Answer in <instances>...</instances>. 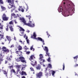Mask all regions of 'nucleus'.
Returning <instances> with one entry per match:
<instances>
[{"mask_svg": "<svg viewBox=\"0 0 78 78\" xmlns=\"http://www.w3.org/2000/svg\"><path fill=\"white\" fill-rule=\"evenodd\" d=\"M26 17H28L29 19V23H26V21L25 20V19L24 18H21L20 17V20H21L22 22H23L24 24V25H27V26H28V27H31L33 28V27H34V23H32V21L31 20V19L30 18H31V16L29 15L28 16H26Z\"/></svg>", "mask_w": 78, "mask_h": 78, "instance_id": "1", "label": "nucleus"}, {"mask_svg": "<svg viewBox=\"0 0 78 78\" xmlns=\"http://www.w3.org/2000/svg\"><path fill=\"white\" fill-rule=\"evenodd\" d=\"M62 14L64 17H67L69 16H72V15H71L70 13V12H67L66 11H63L62 13Z\"/></svg>", "mask_w": 78, "mask_h": 78, "instance_id": "2", "label": "nucleus"}, {"mask_svg": "<svg viewBox=\"0 0 78 78\" xmlns=\"http://www.w3.org/2000/svg\"><path fill=\"white\" fill-rule=\"evenodd\" d=\"M8 8L9 9L11 8L12 9L11 10V12H12V11H13L14 10H15V8H16V7L14 5H13V4H9V5L8 7Z\"/></svg>", "mask_w": 78, "mask_h": 78, "instance_id": "3", "label": "nucleus"}, {"mask_svg": "<svg viewBox=\"0 0 78 78\" xmlns=\"http://www.w3.org/2000/svg\"><path fill=\"white\" fill-rule=\"evenodd\" d=\"M40 56V58L39 60V61L40 62V64H41V62H45V60L43 59V58H44V56L42 54H41L39 55Z\"/></svg>", "mask_w": 78, "mask_h": 78, "instance_id": "4", "label": "nucleus"}, {"mask_svg": "<svg viewBox=\"0 0 78 78\" xmlns=\"http://www.w3.org/2000/svg\"><path fill=\"white\" fill-rule=\"evenodd\" d=\"M16 67L17 70L18 72H19L20 71V68L22 67L21 70H23V69H24V66L23 65H22V66H19V65H16Z\"/></svg>", "mask_w": 78, "mask_h": 78, "instance_id": "5", "label": "nucleus"}, {"mask_svg": "<svg viewBox=\"0 0 78 78\" xmlns=\"http://www.w3.org/2000/svg\"><path fill=\"white\" fill-rule=\"evenodd\" d=\"M20 35L21 36H23V31H24L25 30H24L21 27H20Z\"/></svg>", "mask_w": 78, "mask_h": 78, "instance_id": "6", "label": "nucleus"}, {"mask_svg": "<svg viewBox=\"0 0 78 78\" xmlns=\"http://www.w3.org/2000/svg\"><path fill=\"white\" fill-rule=\"evenodd\" d=\"M35 57L34 56V55H32L30 56V60L31 61V62H35V63H36V62L33 60V59H35Z\"/></svg>", "mask_w": 78, "mask_h": 78, "instance_id": "7", "label": "nucleus"}, {"mask_svg": "<svg viewBox=\"0 0 78 78\" xmlns=\"http://www.w3.org/2000/svg\"><path fill=\"white\" fill-rule=\"evenodd\" d=\"M44 50L46 51V54L47 55H48V56H49V55H50V53H48V48L46 46L44 47Z\"/></svg>", "mask_w": 78, "mask_h": 78, "instance_id": "8", "label": "nucleus"}, {"mask_svg": "<svg viewBox=\"0 0 78 78\" xmlns=\"http://www.w3.org/2000/svg\"><path fill=\"white\" fill-rule=\"evenodd\" d=\"M2 19L3 20H5V21H6L8 20V18L6 17V15L5 14H3V15Z\"/></svg>", "mask_w": 78, "mask_h": 78, "instance_id": "9", "label": "nucleus"}, {"mask_svg": "<svg viewBox=\"0 0 78 78\" xmlns=\"http://www.w3.org/2000/svg\"><path fill=\"white\" fill-rule=\"evenodd\" d=\"M20 61H21V62L26 63V61L25 60V58H24L23 57H20Z\"/></svg>", "mask_w": 78, "mask_h": 78, "instance_id": "10", "label": "nucleus"}, {"mask_svg": "<svg viewBox=\"0 0 78 78\" xmlns=\"http://www.w3.org/2000/svg\"><path fill=\"white\" fill-rule=\"evenodd\" d=\"M2 50H3V51H4L5 52H9V50H8V49H7L6 48V47H5L4 46L3 47Z\"/></svg>", "mask_w": 78, "mask_h": 78, "instance_id": "11", "label": "nucleus"}, {"mask_svg": "<svg viewBox=\"0 0 78 78\" xmlns=\"http://www.w3.org/2000/svg\"><path fill=\"white\" fill-rule=\"evenodd\" d=\"M42 75V72H40L39 73L36 74L37 78H41Z\"/></svg>", "mask_w": 78, "mask_h": 78, "instance_id": "12", "label": "nucleus"}, {"mask_svg": "<svg viewBox=\"0 0 78 78\" xmlns=\"http://www.w3.org/2000/svg\"><path fill=\"white\" fill-rule=\"evenodd\" d=\"M18 11H21V12H24V9H23V8H22V6H19V8L18 9Z\"/></svg>", "mask_w": 78, "mask_h": 78, "instance_id": "13", "label": "nucleus"}, {"mask_svg": "<svg viewBox=\"0 0 78 78\" xmlns=\"http://www.w3.org/2000/svg\"><path fill=\"white\" fill-rule=\"evenodd\" d=\"M36 33L34 32L33 36H31V38H33L34 39H37L36 38Z\"/></svg>", "mask_w": 78, "mask_h": 78, "instance_id": "14", "label": "nucleus"}, {"mask_svg": "<svg viewBox=\"0 0 78 78\" xmlns=\"http://www.w3.org/2000/svg\"><path fill=\"white\" fill-rule=\"evenodd\" d=\"M7 2L10 4H14V0H7V1H6V2Z\"/></svg>", "mask_w": 78, "mask_h": 78, "instance_id": "15", "label": "nucleus"}, {"mask_svg": "<svg viewBox=\"0 0 78 78\" xmlns=\"http://www.w3.org/2000/svg\"><path fill=\"white\" fill-rule=\"evenodd\" d=\"M37 38H38V39L39 41H41V42H43V45H45V43H44V40L42 39L41 37H38Z\"/></svg>", "mask_w": 78, "mask_h": 78, "instance_id": "16", "label": "nucleus"}, {"mask_svg": "<svg viewBox=\"0 0 78 78\" xmlns=\"http://www.w3.org/2000/svg\"><path fill=\"white\" fill-rule=\"evenodd\" d=\"M16 53L17 54V56H21V55L22 54V52L20 51H16Z\"/></svg>", "mask_w": 78, "mask_h": 78, "instance_id": "17", "label": "nucleus"}, {"mask_svg": "<svg viewBox=\"0 0 78 78\" xmlns=\"http://www.w3.org/2000/svg\"><path fill=\"white\" fill-rule=\"evenodd\" d=\"M6 38L7 39L8 41H9V44L10 41H11V37L10 36L9 37L8 36H6Z\"/></svg>", "mask_w": 78, "mask_h": 78, "instance_id": "18", "label": "nucleus"}, {"mask_svg": "<svg viewBox=\"0 0 78 78\" xmlns=\"http://www.w3.org/2000/svg\"><path fill=\"white\" fill-rule=\"evenodd\" d=\"M11 16H14V18H17V17H19V15L17 14V15H16L15 14L12 13L11 14Z\"/></svg>", "mask_w": 78, "mask_h": 78, "instance_id": "19", "label": "nucleus"}, {"mask_svg": "<svg viewBox=\"0 0 78 78\" xmlns=\"http://www.w3.org/2000/svg\"><path fill=\"white\" fill-rule=\"evenodd\" d=\"M9 28L11 31H14V30H13V28H12V26H13L11 24H9Z\"/></svg>", "mask_w": 78, "mask_h": 78, "instance_id": "20", "label": "nucleus"}, {"mask_svg": "<svg viewBox=\"0 0 78 78\" xmlns=\"http://www.w3.org/2000/svg\"><path fill=\"white\" fill-rule=\"evenodd\" d=\"M58 11L59 12H62V7H59L58 9Z\"/></svg>", "mask_w": 78, "mask_h": 78, "instance_id": "21", "label": "nucleus"}, {"mask_svg": "<svg viewBox=\"0 0 78 78\" xmlns=\"http://www.w3.org/2000/svg\"><path fill=\"white\" fill-rule=\"evenodd\" d=\"M48 67L46 69V70H47V69L48 68V67H49V68H50L51 69L52 68V67L51 66V65L50 64H48Z\"/></svg>", "mask_w": 78, "mask_h": 78, "instance_id": "22", "label": "nucleus"}, {"mask_svg": "<svg viewBox=\"0 0 78 78\" xmlns=\"http://www.w3.org/2000/svg\"><path fill=\"white\" fill-rule=\"evenodd\" d=\"M41 68V67L40 65H39L38 66L36 67V69H37V70H40Z\"/></svg>", "mask_w": 78, "mask_h": 78, "instance_id": "23", "label": "nucleus"}, {"mask_svg": "<svg viewBox=\"0 0 78 78\" xmlns=\"http://www.w3.org/2000/svg\"><path fill=\"white\" fill-rule=\"evenodd\" d=\"M3 25L2 23H0V29L1 30H3Z\"/></svg>", "mask_w": 78, "mask_h": 78, "instance_id": "24", "label": "nucleus"}, {"mask_svg": "<svg viewBox=\"0 0 78 78\" xmlns=\"http://www.w3.org/2000/svg\"><path fill=\"white\" fill-rule=\"evenodd\" d=\"M10 72H11V73H12V72H13L15 74L16 73V72L15 71V70L13 69H12L10 70Z\"/></svg>", "mask_w": 78, "mask_h": 78, "instance_id": "25", "label": "nucleus"}, {"mask_svg": "<svg viewBox=\"0 0 78 78\" xmlns=\"http://www.w3.org/2000/svg\"><path fill=\"white\" fill-rule=\"evenodd\" d=\"M13 67H14V66L13 65L10 66H9V68L10 70H12V69H13Z\"/></svg>", "mask_w": 78, "mask_h": 78, "instance_id": "26", "label": "nucleus"}, {"mask_svg": "<svg viewBox=\"0 0 78 78\" xmlns=\"http://www.w3.org/2000/svg\"><path fill=\"white\" fill-rule=\"evenodd\" d=\"M21 75H27V74H26V73L25 72H24L23 71H22L21 73Z\"/></svg>", "mask_w": 78, "mask_h": 78, "instance_id": "27", "label": "nucleus"}, {"mask_svg": "<svg viewBox=\"0 0 78 78\" xmlns=\"http://www.w3.org/2000/svg\"><path fill=\"white\" fill-rule=\"evenodd\" d=\"M4 36V35H2L1 34H0V37H1V38H0V40L1 41L3 38V37Z\"/></svg>", "mask_w": 78, "mask_h": 78, "instance_id": "28", "label": "nucleus"}, {"mask_svg": "<svg viewBox=\"0 0 78 78\" xmlns=\"http://www.w3.org/2000/svg\"><path fill=\"white\" fill-rule=\"evenodd\" d=\"M18 48L19 50H21L22 49V47H21L20 45L18 46Z\"/></svg>", "mask_w": 78, "mask_h": 78, "instance_id": "29", "label": "nucleus"}, {"mask_svg": "<svg viewBox=\"0 0 78 78\" xmlns=\"http://www.w3.org/2000/svg\"><path fill=\"white\" fill-rule=\"evenodd\" d=\"M63 1H65L64 2H63V6H66V3L67 1V0H63Z\"/></svg>", "mask_w": 78, "mask_h": 78, "instance_id": "30", "label": "nucleus"}, {"mask_svg": "<svg viewBox=\"0 0 78 78\" xmlns=\"http://www.w3.org/2000/svg\"><path fill=\"white\" fill-rule=\"evenodd\" d=\"M16 61L19 62V61H20V58H16Z\"/></svg>", "mask_w": 78, "mask_h": 78, "instance_id": "31", "label": "nucleus"}, {"mask_svg": "<svg viewBox=\"0 0 78 78\" xmlns=\"http://www.w3.org/2000/svg\"><path fill=\"white\" fill-rule=\"evenodd\" d=\"M1 8H2V9L3 11H4L6 9L5 8V7H3V6H1Z\"/></svg>", "mask_w": 78, "mask_h": 78, "instance_id": "32", "label": "nucleus"}, {"mask_svg": "<svg viewBox=\"0 0 78 78\" xmlns=\"http://www.w3.org/2000/svg\"><path fill=\"white\" fill-rule=\"evenodd\" d=\"M28 37H27L26 38V39L27 40L26 41L27 42V44H29V40L27 39Z\"/></svg>", "mask_w": 78, "mask_h": 78, "instance_id": "33", "label": "nucleus"}, {"mask_svg": "<svg viewBox=\"0 0 78 78\" xmlns=\"http://www.w3.org/2000/svg\"><path fill=\"white\" fill-rule=\"evenodd\" d=\"M55 73H56V72H55V71H52V76H55L54 75V74Z\"/></svg>", "mask_w": 78, "mask_h": 78, "instance_id": "34", "label": "nucleus"}, {"mask_svg": "<svg viewBox=\"0 0 78 78\" xmlns=\"http://www.w3.org/2000/svg\"><path fill=\"white\" fill-rule=\"evenodd\" d=\"M9 24L10 25H12L13 26V23H12V21H10L9 22Z\"/></svg>", "mask_w": 78, "mask_h": 78, "instance_id": "35", "label": "nucleus"}, {"mask_svg": "<svg viewBox=\"0 0 78 78\" xmlns=\"http://www.w3.org/2000/svg\"><path fill=\"white\" fill-rule=\"evenodd\" d=\"M6 31H8V26H7L6 28Z\"/></svg>", "mask_w": 78, "mask_h": 78, "instance_id": "36", "label": "nucleus"}, {"mask_svg": "<svg viewBox=\"0 0 78 78\" xmlns=\"http://www.w3.org/2000/svg\"><path fill=\"white\" fill-rule=\"evenodd\" d=\"M0 3L2 4H3V2L2 0H0Z\"/></svg>", "mask_w": 78, "mask_h": 78, "instance_id": "37", "label": "nucleus"}, {"mask_svg": "<svg viewBox=\"0 0 78 78\" xmlns=\"http://www.w3.org/2000/svg\"><path fill=\"white\" fill-rule=\"evenodd\" d=\"M50 58L49 57V58L47 59V61L48 62H50Z\"/></svg>", "mask_w": 78, "mask_h": 78, "instance_id": "38", "label": "nucleus"}, {"mask_svg": "<svg viewBox=\"0 0 78 78\" xmlns=\"http://www.w3.org/2000/svg\"><path fill=\"white\" fill-rule=\"evenodd\" d=\"M7 59H8V60L9 61H11V59L9 57L7 58Z\"/></svg>", "mask_w": 78, "mask_h": 78, "instance_id": "39", "label": "nucleus"}, {"mask_svg": "<svg viewBox=\"0 0 78 78\" xmlns=\"http://www.w3.org/2000/svg\"><path fill=\"white\" fill-rule=\"evenodd\" d=\"M78 56H76L75 57H74V59H77V58H78Z\"/></svg>", "mask_w": 78, "mask_h": 78, "instance_id": "40", "label": "nucleus"}, {"mask_svg": "<svg viewBox=\"0 0 78 78\" xmlns=\"http://www.w3.org/2000/svg\"><path fill=\"white\" fill-rule=\"evenodd\" d=\"M25 47L26 48H24V49L26 51L27 50V46H25Z\"/></svg>", "mask_w": 78, "mask_h": 78, "instance_id": "41", "label": "nucleus"}, {"mask_svg": "<svg viewBox=\"0 0 78 78\" xmlns=\"http://www.w3.org/2000/svg\"><path fill=\"white\" fill-rule=\"evenodd\" d=\"M33 45H32V46L30 47V50H33Z\"/></svg>", "mask_w": 78, "mask_h": 78, "instance_id": "42", "label": "nucleus"}, {"mask_svg": "<svg viewBox=\"0 0 78 78\" xmlns=\"http://www.w3.org/2000/svg\"><path fill=\"white\" fill-rule=\"evenodd\" d=\"M4 74H5V75H6L7 74V73L5 71H4Z\"/></svg>", "mask_w": 78, "mask_h": 78, "instance_id": "43", "label": "nucleus"}, {"mask_svg": "<svg viewBox=\"0 0 78 78\" xmlns=\"http://www.w3.org/2000/svg\"><path fill=\"white\" fill-rule=\"evenodd\" d=\"M30 70H31V71H34V70H33V68L31 67L30 68Z\"/></svg>", "mask_w": 78, "mask_h": 78, "instance_id": "44", "label": "nucleus"}, {"mask_svg": "<svg viewBox=\"0 0 78 78\" xmlns=\"http://www.w3.org/2000/svg\"><path fill=\"white\" fill-rule=\"evenodd\" d=\"M64 68H65V66H64V64L63 65V70H64Z\"/></svg>", "mask_w": 78, "mask_h": 78, "instance_id": "45", "label": "nucleus"}, {"mask_svg": "<svg viewBox=\"0 0 78 78\" xmlns=\"http://www.w3.org/2000/svg\"><path fill=\"white\" fill-rule=\"evenodd\" d=\"M30 52L29 51L26 52V54H30Z\"/></svg>", "mask_w": 78, "mask_h": 78, "instance_id": "46", "label": "nucleus"}, {"mask_svg": "<svg viewBox=\"0 0 78 78\" xmlns=\"http://www.w3.org/2000/svg\"><path fill=\"white\" fill-rule=\"evenodd\" d=\"M14 47V45L13 44H12L11 46V48H12V47Z\"/></svg>", "mask_w": 78, "mask_h": 78, "instance_id": "47", "label": "nucleus"}, {"mask_svg": "<svg viewBox=\"0 0 78 78\" xmlns=\"http://www.w3.org/2000/svg\"><path fill=\"white\" fill-rule=\"evenodd\" d=\"M19 42H20L21 44H23V43H22V41H21V40H19Z\"/></svg>", "mask_w": 78, "mask_h": 78, "instance_id": "48", "label": "nucleus"}, {"mask_svg": "<svg viewBox=\"0 0 78 78\" xmlns=\"http://www.w3.org/2000/svg\"><path fill=\"white\" fill-rule=\"evenodd\" d=\"M47 36H50V34H48V32H47Z\"/></svg>", "mask_w": 78, "mask_h": 78, "instance_id": "49", "label": "nucleus"}, {"mask_svg": "<svg viewBox=\"0 0 78 78\" xmlns=\"http://www.w3.org/2000/svg\"><path fill=\"white\" fill-rule=\"evenodd\" d=\"M14 21L16 24H17V21H16V20H15Z\"/></svg>", "mask_w": 78, "mask_h": 78, "instance_id": "50", "label": "nucleus"}, {"mask_svg": "<svg viewBox=\"0 0 78 78\" xmlns=\"http://www.w3.org/2000/svg\"><path fill=\"white\" fill-rule=\"evenodd\" d=\"M78 66V64H76L74 66V67H77Z\"/></svg>", "mask_w": 78, "mask_h": 78, "instance_id": "51", "label": "nucleus"}, {"mask_svg": "<svg viewBox=\"0 0 78 78\" xmlns=\"http://www.w3.org/2000/svg\"><path fill=\"white\" fill-rule=\"evenodd\" d=\"M25 37H26V34H25L24 35V38H25Z\"/></svg>", "mask_w": 78, "mask_h": 78, "instance_id": "52", "label": "nucleus"}, {"mask_svg": "<svg viewBox=\"0 0 78 78\" xmlns=\"http://www.w3.org/2000/svg\"><path fill=\"white\" fill-rule=\"evenodd\" d=\"M14 40H15V41L16 40V38L15 37H14Z\"/></svg>", "mask_w": 78, "mask_h": 78, "instance_id": "53", "label": "nucleus"}, {"mask_svg": "<svg viewBox=\"0 0 78 78\" xmlns=\"http://www.w3.org/2000/svg\"><path fill=\"white\" fill-rule=\"evenodd\" d=\"M22 78H25V76H23L22 77Z\"/></svg>", "mask_w": 78, "mask_h": 78, "instance_id": "54", "label": "nucleus"}, {"mask_svg": "<svg viewBox=\"0 0 78 78\" xmlns=\"http://www.w3.org/2000/svg\"><path fill=\"white\" fill-rule=\"evenodd\" d=\"M28 7L27 6V9L26 11H28Z\"/></svg>", "mask_w": 78, "mask_h": 78, "instance_id": "55", "label": "nucleus"}, {"mask_svg": "<svg viewBox=\"0 0 78 78\" xmlns=\"http://www.w3.org/2000/svg\"><path fill=\"white\" fill-rule=\"evenodd\" d=\"M10 57V58H12V55H11Z\"/></svg>", "mask_w": 78, "mask_h": 78, "instance_id": "56", "label": "nucleus"}, {"mask_svg": "<svg viewBox=\"0 0 78 78\" xmlns=\"http://www.w3.org/2000/svg\"><path fill=\"white\" fill-rule=\"evenodd\" d=\"M27 33H29V32H30V31H29V30H27Z\"/></svg>", "mask_w": 78, "mask_h": 78, "instance_id": "57", "label": "nucleus"}, {"mask_svg": "<svg viewBox=\"0 0 78 78\" xmlns=\"http://www.w3.org/2000/svg\"><path fill=\"white\" fill-rule=\"evenodd\" d=\"M5 41H7V40H6V38H5Z\"/></svg>", "mask_w": 78, "mask_h": 78, "instance_id": "58", "label": "nucleus"}, {"mask_svg": "<svg viewBox=\"0 0 78 78\" xmlns=\"http://www.w3.org/2000/svg\"><path fill=\"white\" fill-rule=\"evenodd\" d=\"M75 76L77 75V74H76V73H75Z\"/></svg>", "mask_w": 78, "mask_h": 78, "instance_id": "59", "label": "nucleus"}, {"mask_svg": "<svg viewBox=\"0 0 78 78\" xmlns=\"http://www.w3.org/2000/svg\"><path fill=\"white\" fill-rule=\"evenodd\" d=\"M31 64L32 65V66H34V64L33 65V64Z\"/></svg>", "mask_w": 78, "mask_h": 78, "instance_id": "60", "label": "nucleus"}, {"mask_svg": "<svg viewBox=\"0 0 78 78\" xmlns=\"http://www.w3.org/2000/svg\"><path fill=\"white\" fill-rule=\"evenodd\" d=\"M43 67H45V65H43Z\"/></svg>", "mask_w": 78, "mask_h": 78, "instance_id": "61", "label": "nucleus"}, {"mask_svg": "<svg viewBox=\"0 0 78 78\" xmlns=\"http://www.w3.org/2000/svg\"><path fill=\"white\" fill-rule=\"evenodd\" d=\"M46 75H48V73H47V74H46Z\"/></svg>", "mask_w": 78, "mask_h": 78, "instance_id": "62", "label": "nucleus"}, {"mask_svg": "<svg viewBox=\"0 0 78 78\" xmlns=\"http://www.w3.org/2000/svg\"><path fill=\"white\" fill-rule=\"evenodd\" d=\"M6 62H7L6 61H5V64H6Z\"/></svg>", "mask_w": 78, "mask_h": 78, "instance_id": "63", "label": "nucleus"}, {"mask_svg": "<svg viewBox=\"0 0 78 78\" xmlns=\"http://www.w3.org/2000/svg\"><path fill=\"white\" fill-rule=\"evenodd\" d=\"M15 2H17V1H16Z\"/></svg>", "mask_w": 78, "mask_h": 78, "instance_id": "64", "label": "nucleus"}]
</instances>
